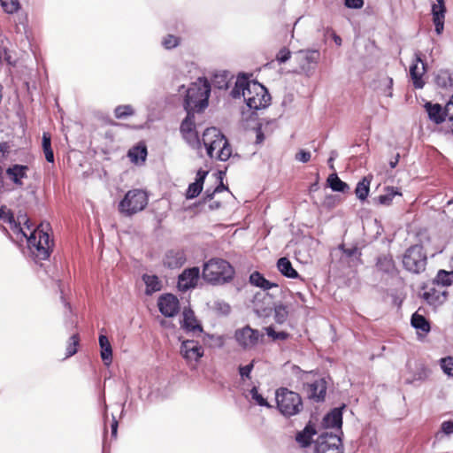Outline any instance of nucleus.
<instances>
[{"instance_id": "obj_1", "label": "nucleus", "mask_w": 453, "mask_h": 453, "mask_svg": "<svg viewBox=\"0 0 453 453\" xmlns=\"http://www.w3.org/2000/svg\"><path fill=\"white\" fill-rule=\"evenodd\" d=\"M0 219L11 226L13 225V231L27 239V248L35 261L46 260L50 257L53 242L46 231L49 225L44 226L43 224H41L35 228H32V224L27 219L24 223L25 226H21L20 222L16 224L13 213L5 206L0 208Z\"/></svg>"}, {"instance_id": "obj_2", "label": "nucleus", "mask_w": 453, "mask_h": 453, "mask_svg": "<svg viewBox=\"0 0 453 453\" xmlns=\"http://www.w3.org/2000/svg\"><path fill=\"white\" fill-rule=\"evenodd\" d=\"M230 95L233 98L243 97L246 105L254 111L266 108L271 103V96L265 86L246 78H238Z\"/></svg>"}, {"instance_id": "obj_3", "label": "nucleus", "mask_w": 453, "mask_h": 453, "mask_svg": "<svg viewBox=\"0 0 453 453\" xmlns=\"http://www.w3.org/2000/svg\"><path fill=\"white\" fill-rule=\"evenodd\" d=\"M235 271L229 262L222 258H211L203 265V279L212 285L230 282Z\"/></svg>"}, {"instance_id": "obj_4", "label": "nucleus", "mask_w": 453, "mask_h": 453, "mask_svg": "<svg viewBox=\"0 0 453 453\" xmlns=\"http://www.w3.org/2000/svg\"><path fill=\"white\" fill-rule=\"evenodd\" d=\"M202 141L210 157H214V150H218L216 157L220 161H226L231 157L230 144L219 129L216 127L205 129Z\"/></svg>"}, {"instance_id": "obj_5", "label": "nucleus", "mask_w": 453, "mask_h": 453, "mask_svg": "<svg viewBox=\"0 0 453 453\" xmlns=\"http://www.w3.org/2000/svg\"><path fill=\"white\" fill-rule=\"evenodd\" d=\"M211 85L204 78H199L187 90L184 99L186 111H202L208 106Z\"/></svg>"}, {"instance_id": "obj_6", "label": "nucleus", "mask_w": 453, "mask_h": 453, "mask_svg": "<svg viewBox=\"0 0 453 453\" xmlns=\"http://www.w3.org/2000/svg\"><path fill=\"white\" fill-rule=\"evenodd\" d=\"M275 399L279 411L286 418L296 416L303 409L300 395L286 388L276 390Z\"/></svg>"}, {"instance_id": "obj_7", "label": "nucleus", "mask_w": 453, "mask_h": 453, "mask_svg": "<svg viewBox=\"0 0 453 453\" xmlns=\"http://www.w3.org/2000/svg\"><path fill=\"white\" fill-rule=\"evenodd\" d=\"M148 204L147 193L142 189L129 190L119 203V211L126 216H132L142 211Z\"/></svg>"}, {"instance_id": "obj_8", "label": "nucleus", "mask_w": 453, "mask_h": 453, "mask_svg": "<svg viewBox=\"0 0 453 453\" xmlns=\"http://www.w3.org/2000/svg\"><path fill=\"white\" fill-rule=\"evenodd\" d=\"M426 264L427 257L422 245L411 246L403 256V265L410 273L418 274L424 272Z\"/></svg>"}, {"instance_id": "obj_9", "label": "nucleus", "mask_w": 453, "mask_h": 453, "mask_svg": "<svg viewBox=\"0 0 453 453\" xmlns=\"http://www.w3.org/2000/svg\"><path fill=\"white\" fill-rule=\"evenodd\" d=\"M294 59L298 65V70H296L295 73L310 77L314 73L319 62L320 52L319 50H300L295 52Z\"/></svg>"}, {"instance_id": "obj_10", "label": "nucleus", "mask_w": 453, "mask_h": 453, "mask_svg": "<svg viewBox=\"0 0 453 453\" xmlns=\"http://www.w3.org/2000/svg\"><path fill=\"white\" fill-rule=\"evenodd\" d=\"M180 353L191 369H196L204 355L203 347L196 341L185 340L181 342Z\"/></svg>"}, {"instance_id": "obj_11", "label": "nucleus", "mask_w": 453, "mask_h": 453, "mask_svg": "<svg viewBox=\"0 0 453 453\" xmlns=\"http://www.w3.org/2000/svg\"><path fill=\"white\" fill-rule=\"evenodd\" d=\"M315 453H343L341 438L332 433L321 434L316 441Z\"/></svg>"}, {"instance_id": "obj_12", "label": "nucleus", "mask_w": 453, "mask_h": 453, "mask_svg": "<svg viewBox=\"0 0 453 453\" xmlns=\"http://www.w3.org/2000/svg\"><path fill=\"white\" fill-rule=\"evenodd\" d=\"M427 71V65L423 58L421 51L417 50L414 52L412 64L410 66V76L415 88L420 89L425 86L423 80L424 74Z\"/></svg>"}, {"instance_id": "obj_13", "label": "nucleus", "mask_w": 453, "mask_h": 453, "mask_svg": "<svg viewBox=\"0 0 453 453\" xmlns=\"http://www.w3.org/2000/svg\"><path fill=\"white\" fill-rule=\"evenodd\" d=\"M260 336L261 334L257 330L252 329L249 326L237 329L234 333L235 341L245 349H250L256 346Z\"/></svg>"}, {"instance_id": "obj_14", "label": "nucleus", "mask_w": 453, "mask_h": 453, "mask_svg": "<svg viewBox=\"0 0 453 453\" xmlns=\"http://www.w3.org/2000/svg\"><path fill=\"white\" fill-rule=\"evenodd\" d=\"M200 275L198 267L185 269L178 278V288L181 291H187L196 286Z\"/></svg>"}, {"instance_id": "obj_15", "label": "nucleus", "mask_w": 453, "mask_h": 453, "mask_svg": "<svg viewBox=\"0 0 453 453\" xmlns=\"http://www.w3.org/2000/svg\"><path fill=\"white\" fill-rule=\"evenodd\" d=\"M159 311L165 317L175 316L179 311V300L172 294L161 296L157 302Z\"/></svg>"}, {"instance_id": "obj_16", "label": "nucleus", "mask_w": 453, "mask_h": 453, "mask_svg": "<svg viewBox=\"0 0 453 453\" xmlns=\"http://www.w3.org/2000/svg\"><path fill=\"white\" fill-rule=\"evenodd\" d=\"M186 262V255L182 250L174 249L165 252L163 264L169 269L181 267Z\"/></svg>"}, {"instance_id": "obj_17", "label": "nucleus", "mask_w": 453, "mask_h": 453, "mask_svg": "<svg viewBox=\"0 0 453 453\" xmlns=\"http://www.w3.org/2000/svg\"><path fill=\"white\" fill-rule=\"evenodd\" d=\"M28 166L14 164L6 169L9 179L18 187L23 186V179L27 178Z\"/></svg>"}, {"instance_id": "obj_18", "label": "nucleus", "mask_w": 453, "mask_h": 453, "mask_svg": "<svg viewBox=\"0 0 453 453\" xmlns=\"http://www.w3.org/2000/svg\"><path fill=\"white\" fill-rule=\"evenodd\" d=\"M446 12V4H432L431 13L433 16V23L435 27V32L438 35L443 32Z\"/></svg>"}, {"instance_id": "obj_19", "label": "nucleus", "mask_w": 453, "mask_h": 453, "mask_svg": "<svg viewBox=\"0 0 453 453\" xmlns=\"http://www.w3.org/2000/svg\"><path fill=\"white\" fill-rule=\"evenodd\" d=\"M208 174L207 171L199 169L196 173V180L188 185L186 197L187 199H193L198 196L203 189L204 180Z\"/></svg>"}, {"instance_id": "obj_20", "label": "nucleus", "mask_w": 453, "mask_h": 453, "mask_svg": "<svg viewBox=\"0 0 453 453\" xmlns=\"http://www.w3.org/2000/svg\"><path fill=\"white\" fill-rule=\"evenodd\" d=\"M342 407L334 408L323 418V425L327 428H341L342 425Z\"/></svg>"}, {"instance_id": "obj_21", "label": "nucleus", "mask_w": 453, "mask_h": 453, "mask_svg": "<svg viewBox=\"0 0 453 453\" xmlns=\"http://www.w3.org/2000/svg\"><path fill=\"white\" fill-rule=\"evenodd\" d=\"M425 108L427 111L429 119L435 124L442 123L447 118L446 112H444V108H442L439 104L426 103L425 104Z\"/></svg>"}, {"instance_id": "obj_22", "label": "nucleus", "mask_w": 453, "mask_h": 453, "mask_svg": "<svg viewBox=\"0 0 453 453\" xmlns=\"http://www.w3.org/2000/svg\"><path fill=\"white\" fill-rule=\"evenodd\" d=\"M434 81L443 89L453 88V70L440 69L435 74Z\"/></svg>"}, {"instance_id": "obj_23", "label": "nucleus", "mask_w": 453, "mask_h": 453, "mask_svg": "<svg viewBox=\"0 0 453 453\" xmlns=\"http://www.w3.org/2000/svg\"><path fill=\"white\" fill-rule=\"evenodd\" d=\"M326 384L323 379L315 380L309 385V396L317 402L323 401L326 396Z\"/></svg>"}, {"instance_id": "obj_24", "label": "nucleus", "mask_w": 453, "mask_h": 453, "mask_svg": "<svg viewBox=\"0 0 453 453\" xmlns=\"http://www.w3.org/2000/svg\"><path fill=\"white\" fill-rule=\"evenodd\" d=\"M182 326L187 332L193 334L202 333L203 327L195 318L194 312L191 310L184 311L183 312V324Z\"/></svg>"}, {"instance_id": "obj_25", "label": "nucleus", "mask_w": 453, "mask_h": 453, "mask_svg": "<svg viewBox=\"0 0 453 453\" xmlns=\"http://www.w3.org/2000/svg\"><path fill=\"white\" fill-rule=\"evenodd\" d=\"M98 342L101 349V358L105 365H109L112 362V348L110 341L106 335L100 334Z\"/></svg>"}, {"instance_id": "obj_26", "label": "nucleus", "mask_w": 453, "mask_h": 453, "mask_svg": "<svg viewBox=\"0 0 453 453\" xmlns=\"http://www.w3.org/2000/svg\"><path fill=\"white\" fill-rule=\"evenodd\" d=\"M447 291L431 288L424 293V298L433 305H437L444 303L447 299Z\"/></svg>"}, {"instance_id": "obj_27", "label": "nucleus", "mask_w": 453, "mask_h": 453, "mask_svg": "<svg viewBox=\"0 0 453 453\" xmlns=\"http://www.w3.org/2000/svg\"><path fill=\"white\" fill-rule=\"evenodd\" d=\"M277 268L280 273L290 279L299 278L297 271L293 267L290 260L287 257H280L277 262Z\"/></svg>"}, {"instance_id": "obj_28", "label": "nucleus", "mask_w": 453, "mask_h": 453, "mask_svg": "<svg viewBox=\"0 0 453 453\" xmlns=\"http://www.w3.org/2000/svg\"><path fill=\"white\" fill-rule=\"evenodd\" d=\"M316 434V430L310 423L305 427L296 434V440L303 447H308L311 442L312 436Z\"/></svg>"}, {"instance_id": "obj_29", "label": "nucleus", "mask_w": 453, "mask_h": 453, "mask_svg": "<svg viewBox=\"0 0 453 453\" xmlns=\"http://www.w3.org/2000/svg\"><path fill=\"white\" fill-rule=\"evenodd\" d=\"M250 284L262 288L263 290H268L273 288H278L276 283H273L266 280L260 273L254 272L250 276Z\"/></svg>"}, {"instance_id": "obj_30", "label": "nucleus", "mask_w": 453, "mask_h": 453, "mask_svg": "<svg viewBox=\"0 0 453 453\" xmlns=\"http://www.w3.org/2000/svg\"><path fill=\"white\" fill-rule=\"evenodd\" d=\"M371 181V176H365L360 181L357 182L355 188V194L360 201H365L367 198L370 191Z\"/></svg>"}, {"instance_id": "obj_31", "label": "nucleus", "mask_w": 453, "mask_h": 453, "mask_svg": "<svg viewBox=\"0 0 453 453\" xmlns=\"http://www.w3.org/2000/svg\"><path fill=\"white\" fill-rule=\"evenodd\" d=\"M433 284L438 288L451 286L453 284V271L439 270L433 280Z\"/></svg>"}, {"instance_id": "obj_32", "label": "nucleus", "mask_w": 453, "mask_h": 453, "mask_svg": "<svg viewBox=\"0 0 453 453\" xmlns=\"http://www.w3.org/2000/svg\"><path fill=\"white\" fill-rule=\"evenodd\" d=\"M415 372L411 377L406 378L405 381L408 384L414 383L415 381H424L427 379L430 370L422 364L415 365Z\"/></svg>"}, {"instance_id": "obj_33", "label": "nucleus", "mask_w": 453, "mask_h": 453, "mask_svg": "<svg viewBox=\"0 0 453 453\" xmlns=\"http://www.w3.org/2000/svg\"><path fill=\"white\" fill-rule=\"evenodd\" d=\"M142 280L146 285V294L151 295L161 289V282L157 276L144 274Z\"/></svg>"}, {"instance_id": "obj_34", "label": "nucleus", "mask_w": 453, "mask_h": 453, "mask_svg": "<svg viewBox=\"0 0 453 453\" xmlns=\"http://www.w3.org/2000/svg\"><path fill=\"white\" fill-rule=\"evenodd\" d=\"M327 183L333 191L345 193L349 189V185L342 181L336 173L328 176Z\"/></svg>"}, {"instance_id": "obj_35", "label": "nucleus", "mask_w": 453, "mask_h": 453, "mask_svg": "<svg viewBox=\"0 0 453 453\" xmlns=\"http://www.w3.org/2000/svg\"><path fill=\"white\" fill-rule=\"evenodd\" d=\"M377 268L384 273H390L395 270V263L390 255H381L377 259Z\"/></svg>"}, {"instance_id": "obj_36", "label": "nucleus", "mask_w": 453, "mask_h": 453, "mask_svg": "<svg viewBox=\"0 0 453 453\" xmlns=\"http://www.w3.org/2000/svg\"><path fill=\"white\" fill-rule=\"evenodd\" d=\"M411 326L418 329L422 331L423 333H428L430 331V325L429 322L426 320V319L417 312H415L411 316Z\"/></svg>"}, {"instance_id": "obj_37", "label": "nucleus", "mask_w": 453, "mask_h": 453, "mask_svg": "<svg viewBox=\"0 0 453 453\" xmlns=\"http://www.w3.org/2000/svg\"><path fill=\"white\" fill-rule=\"evenodd\" d=\"M127 155L133 163L144 162L147 157V149L145 146H135L129 150Z\"/></svg>"}, {"instance_id": "obj_38", "label": "nucleus", "mask_w": 453, "mask_h": 453, "mask_svg": "<svg viewBox=\"0 0 453 453\" xmlns=\"http://www.w3.org/2000/svg\"><path fill=\"white\" fill-rule=\"evenodd\" d=\"M42 150L45 155V158L49 163L54 162V153L51 148V138L50 134L43 133L42 138Z\"/></svg>"}, {"instance_id": "obj_39", "label": "nucleus", "mask_w": 453, "mask_h": 453, "mask_svg": "<svg viewBox=\"0 0 453 453\" xmlns=\"http://www.w3.org/2000/svg\"><path fill=\"white\" fill-rule=\"evenodd\" d=\"M395 196H402V194L397 188L394 187H388L386 188V193L379 196L377 199L380 204L389 205Z\"/></svg>"}, {"instance_id": "obj_40", "label": "nucleus", "mask_w": 453, "mask_h": 453, "mask_svg": "<svg viewBox=\"0 0 453 453\" xmlns=\"http://www.w3.org/2000/svg\"><path fill=\"white\" fill-rule=\"evenodd\" d=\"M134 110L130 104L119 105L114 109V116L118 119H124L127 117L133 116Z\"/></svg>"}, {"instance_id": "obj_41", "label": "nucleus", "mask_w": 453, "mask_h": 453, "mask_svg": "<svg viewBox=\"0 0 453 453\" xmlns=\"http://www.w3.org/2000/svg\"><path fill=\"white\" fill-rule=\"evenodd\" d=\"M187 116L182 120L180 127V131L182 134L195 129L194 113L193 111H186Z\"/></svg>"}, {"instance_id": "obj_42", "label": "nucleus", "mask_w": 453, "mask_h": 453, "mask_svg": "<svg viewBox=\"0 0 453 453\" xmlns=\"http://www.w3.org/2000/svg\"><path fill=\"white\" fill-rule=\"evenodd\" d=\"M288 311L287 307L283 304H278L274 307V320L278 324H283L287 321Z\"/></svg>"}, {"instance_id": "obj_43", "label": "nucleus", "mask_w": 453, "mask_h": 453, "mask_svg": "<svg viewBox=\"0 0 453 453\" xmlns=\"http://www.w3.org/2000/svg\"><path fill=\"white\" fill-rule=\"evenodd\" d=\"M182 137L190 147H192V148H199L200 147V144H201L200 139H199L198 134L195 129L182 134Z\"/></svg>"}, {"instance_id": "obj_44", "label": "nucleus", "mask_w": 453, "mask_h": 453, "mask_svg": "<svg viewBox=\"0 0 453 453\" xmlns=\"http://www.w3.org/2000/svg\"><path fill=\"white\" fill-rule=\"evenodd\" d=\"M161 44L165 50H173L180 44V38L173 35H167L163 37Z\"/></svg>"}, {"instance_id": "obj_45", "label": "nucleus", "mask_w": 453, "mask_h": 453, "mask_svg": "<svg viewBox=\"0 0 453 453\" xmlns=\"http://www.w3.org/2000/svg\"><path fill=\"white\" fill-rule=\"evenodd\" d=\"M4 11L9 14H12L19 11L20 4L19 0H0Z\"/></svg>"}, {"instance_id": "obj_46", "label": "nucleus", "mask_w": 453, "mask_h": 453, "mask_svg": "<svg viewBox=\"0 0 453 453\" xmlns=\"http://www.w3.org/2000/svg\"><path fill=\"white\" fill-rule=\"evenodd\" d=\"M441 368L445 374L449 377L453 376V357H446L440 361Z\"/></svg>"}, {"instance_id": "obj_47", "label": "nucleus", "mask_w": 453, "mask_h": 453, "mask_svg": "<svg viewBox=\"0 0 453 453\" xmlns=\"http://www.w3.org/2000/svg\"><path fill=\"white\" fill-rule=\"evenodd\" d=\"M79 344V336L78 334H73L70 339L68 345L66 347V357H70L76 354L77 352V346Z\"/></svg>"}, {"instance_id": "obj_48", "label": "nucleus", "mask_w": 453, "mask_h": 453, "mask_svg": "<svg viewBox=\"0 0 453 453\" xmlns=\"http://www.w3.org/2000/svg\"><path fill=\"white\" fill-rule=\"evenodd\" d=\"M250 393L251 395L252 400H254L257 404H258L259 406H264V407H268V408L271 407V405L268 403L266 399H265L263 397V395L258 393L257 387H253L250 389Z\"/></svg>"}, {"instance_id": "obj_49", "label": "nucleus", "mask_w": 453, "mask_h": 453, "mask_svg": "<svg viewBox=\"0 0 453 453\" xmlns=\"http://www.w3.org/2000/svg\"><path fill=\"white\" fill-rule=\"evenodd\" d=\"M340 249L342 250L343 255L352 261L354 259L358 260L361 256V252L358 250L357 247L345 249L343 245H341Z\"/></svg>"}, {"instance_id": "obj_50", "label": "nucleus", "mask_w": 453, "mask_h": 453, "mask_svg": "<svg viewBox=\"0 0 453 453\" xmlns=\"http://www.w3.org/2000/svg\"><path fill=\"white\" fill-rule=\"evenodd\" d=\"M266 334L269 337H272L273 340H281L285 341L288 338L289 334L287 332H276L273 326H268L265 328Z\"/></svg>"}, {"instance_id": "obj_51", "label": "nucleus", "mask_w": 453, "mask_h": 453, "mask_svg": "<svg viewBox=\"0 0 453 453\" xmlns=\"http://www.w3.org/2000/svg\"><path fill=\"white\" fill-rule=\"evenodd\" d=\"M444 112H446V116L449 123V127L451 132L453 133V95L451 96L450 100L444 107Z\"/></svg>"}, {"instance_id": "obj_52", "label": "nucleus", "mask_w": 453, "mask_h": 453, "mask_svg": "<svg viewBox=\"0 0 453 453\" xmlns=\"http://www.w3.org/2000/svg\"><path fill=\"white\" fill-rule=\"evenodd\" d=\"M291 58V51L287 48H281L276 55V60L280 64H284L288 61Z\"/></svg>"}, {"instance_id": "obj_53", "label": "nucleus", "mask_w": 453, "mask_h": 453, "mask_svg": "<svg viewBox=\"0 0 453 453\" xmlns=\"http://www.w3.org/2000/svg\"><path fill=\"white\" fill-rule=\"evenodd\" d=\"M254 363H255V361L252 360L247 365L239 366V373L242 380L250 378V372H252V370L254 368Z\"/></svg>"}, {"instance_id": "obj_54", "label": "nucleus", "mask_w": 453, "mask_h": 453, "mask_svg": "<svg viewBox=\"0 0 453 453\" xmlns=\"http://www.w3.org/2000/svg\"><path fill=\"white\" fill-rule=\"evenodd\" d=\"M382 83L385 87L382 90L383 95L386 96L391 97L393 96V93H392L393 79L390 77H386L382 81Z\"/></svg>"}, {"instance_id": "obj_55", "label": "nucleus", "mask_w": 453, "mask_h": 453, "mask_svg": "<svg viewBox=\"0 0 453 453\" xmlns=\"http://www.w3.org/2000/svg\"><path fill=\"white\" fill-rule=\"evenodd\" d=\"M215 308L219 312H220L223 315H227L231 311L230 305L223 301H217L215 303Z\"/></svg>"}, {"instance_id": "obj_56", "label": "nucleus", "mask_w": 453, "mask_h": 453, "mask_svg": "<svg viewBox=\"0 0 453 453\" xmlns=\"http://www.w3.org/2000/svg\"><path fill=\"white\" fill-rule=\"evenodd\" d=\"M311 152L309 151H306L304 150H299L296 156H295V159L296 161H299V162H302V163H307L311 160Z\"/></svg>"}, {"instance_id": "obj_57", "label": "nucleus", "mask_w": 453, "mask_h": 453, "mask_svg": "<svg viewBox=\"0 0 453 453\" xmlns=\"http://www.w3.org/2000/svg\"><path fill=\"white\" fill-rule=\"evenodd\" d=\"M213 82L219 89H226L228 87L225 75H215Z\"/></svg>"}, {"instance_id": "obj_58", "label": "nucleus", "mask_w": 453, "mask_h": 453, "mask_svg": "<svg viewBox=\"0 0 453 453\" xmlns=\"http://www.w3.org/2000/svg\"><path fill=\"white\" fill-rule=\"evenodd\" d=\"M260 294H257L256 296H255V301H254V303H255V311L257 312V314L259 316V317H268L271 313V308H263V309H259L257 307V304L256 303L258 296Z\"/></svg>"}, {"instance_id": "obj_59", "label": "nucleus", "mask_w": 453, "mask_h": 453, "mask_svg": "<svg viewBox=\"0 0 453 453\" xmlns=\"http://www.w3.org/2000/svg\"><path fill=\"white\" fill-rule=\"evenodd\" d=\"M344 4L348 8L360 9L364 5V0H344Z\"/></svg>"}, {"instance_id": "obj_60", "label": "nucleus", "mask_w": 453, "mask_h": 453, "mask_svg": "<svg viewBox=\"0 0 453 453\" xmlns=\"http://www.w3.org/2000/svg\"><path fill=\"white\" fill-rule=\"evenodd\" d=\"M441 431L444 434H450L453 433V421H444L441 424Z\"/></svg>"}, {"instance_id": "obj_61", "label": "nucleus", "mask_w": 453, "mask_h": 453, "mask_svg": "<svg viewBox=\"0 0 453 453\" xmlns=\"http://www.w3.org/2000/svg\"><path fill=\"white\" fill-rule=\"evenodd\" d=\"M337 157H338V153H337V151H336V150H332V151L330 152V157H329V158H328V160H327V165H328V166H329L332 170H334V161L335 160V158H336Z\"/></svg>"}, {"instance_id": "obj_62", "label": "nucleus", "mask_w": 453, "mask_h": 453, "mask_svg": "<svg viewBox=\"0 0 453 453\" xmlns=\"http://www.w3.org/2000/svg\"><path fill=\"white\" fill-rule=\"evenodd\" d=\"M111 435L113 437H116L117 432H118V421L114 418H113V421L111 423Z\"/></svg>"}, {"instance_id": "obj_63", "label": "nucleus", "mask_w": 453, "mask_h": 453, "mask_svg": "<svg viewBox=\"0 0 453 453\" xmlns=\"http://www.w3.org/2000/svg\"><path fill=\"white\" fill-rule=\"evenodd\" d=\"M265 139V135L263 134V132L261 131V129L259 128L257 131V143H261Z\"/></svg>"}, {"instance_id": "obj_64", "label": "nucleus", "mask_w": 453, "mask_h": 453, "mask_svg": "<svg viewBox=\"0 0 453 453\" xmlns=\"http://www.w3.org/2000/svg\"><path fill=\"white\" fill-rule=\"evenodd\" d=\"M225 189H227V188L221 182L218 187H216L213 189V193L221 192V191H223Z\"/></svg>"}]
</instances>
